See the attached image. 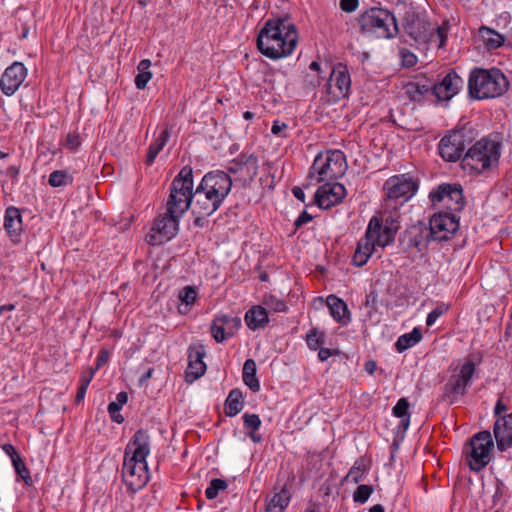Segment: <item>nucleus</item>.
<instances>
[{
  "instance_id": "5",
  "label": "nucleus",
  "mask_w": 512,
  "mask_h": 512,
  "mask_svg": "<svg viewBox=\"0 0 512 512\" xmlns=\"http://www.w3.org/2000/svg\"><path fill=\"white\" fill-rule=\"evenodd\" d=\"M358 23L362 34L377 38L392 39L399 33L396 17L387 9L373 7L363 12Z\"/></svg>"
},
{
  "instance_id": "40",
  "label": "nucleus",
  "mask_w": 512,
  "mask_h": 512,
  "mask_svg": "<svg viewBox=\"0 0 512 512\" xmlns=\"http://www.w3.org/2000/svg\"><path fill=\"white\" fill-rule=\"evenodd\" d=\"M409 402L406 398H400L393 407L394 416L401 418L400 427L407 430L410 424Z\"/></svg>"
},
{
  "instance_id": "2",
  "label": "nucleus",
  "mask_w": 512,
  "mask_h": 512,
  "mask_svg": "<svg viewBox=\"0 0 512 512\" xmlns=\"http://www.w3.org/2000/svg\"><path fill=\"white\" fill-rule=\"evenodd\" d=\"M297 42L296 26L288 18L269 19L257 36L259 51L273 60L291 55Z\"/></svg>"
},
{
  "instance_id": "30",
  "label": "nucleus",
  "mask_w": 512,
  "mask_h": 512,
  "mask_svg": "<svg viewBox=\"0 0 512 512\" xmlns=\"http://www.w3.org/2000/svg\"><path fill=\"white\" fill-rule=\"evenodd\" d=\"M245 321L252 330L264 328L268 322V312L262 306H253L246 312Z\"/></svg>"
},
{
  "instance_id": "12",
  "label": "nucleus",
  "mask_w": 512,
  "mask_h": 512,
  "mask_svg": "<svg viewBox=\"0 0 512 512\" xmlns=\"http://www.w3.org/2000/svg\"><path fill=\"white\" fill-rule=\"evenodd\" d=\"M429 197L433 205L442 204L451 212H459L465 206L462 186L457 183L441 184L436 190L430 192Z\"/></svg>"
},
{
  "instance_id": "64",
  "label": "nucleus",
  "mask_w": 512,
  "mask_h": 512,
  "mask_svg": "<svg viewBox=\"0 0 512 512\" xmlns=\"http://www.w3.org/2000/svg\"><path fill=\"white\" fill-rule=\"evenodd\" d=\"M153 372H154V369H153V368H149V369L147 370V372H146V373H144V374L140 377V379H139L140 384H141V385H142V384H145V383H146V382H147V381L152 377Z\"/></svg>"
},
{
  "instance_id": "31",
  "label": "nucleus",
  "mask_w": 512,
  "mask_h": 512,
  "mask_svg": "<svg viewBox=\"0 0 512 512\" xmlns=\"http://www.w3.org/2000/svg\"><path fill=\"white\" fill-rule=\"evenodd\" d=\"M406 94L412 101L420 102L429 93L433 94V85L427 80L409 82L406 86Z\"/></svg>"
},
{
  "instance_id": "10",
  "label": "nucleus",
  "mask_w": 512,
  "mask_h": 512,
  "mask_svg": "<svg viewBox=\"0 0 512 512\" xmlns=\"http://www.w3.org/2000/svg\"><path fill=\"white\" fill-rule=\"evenodd\" d=\"M475 363L468 360L465 362L458 374L451 375L442 388L440 400L448 404H454L465 395L466 387L470 384L475 373Z\"/></svg>"
},
{
  "instance_id": "29",
  "label": "nucleus",
  "mask_w": 512,
  "mask_h": 512,
  "mask_svg": "<svg viewBox=\"0 0 512 512\" xmlns=\"http://www.w3.org/2000/svg\"><path fill=\"white\" fill-rule=\"evenodd\" d=\"M327 305L335 321L346 324L350 321V313L346 303L335 295L327 297Z\"/></svg>"
},
{
  "instance_id": "33",
  "label": "nucleus",
  "mask_w": 512,
  "mask_h": 512,
  "mask_svg": "<svg viewBox=\"0 0 512 512\" xmlns=\"http://www.w3.org/2000/svg\"><path fill=\"white\" fill-rule=\"evenodd\" d=\"M479 34L488 50L497 49L504 44V36L493 29L482 26Z\"/></svg>"
},
{
  "instance_id": "35",
  "label": "nucleus",
  "mask_w": 512,
  "mask_h": 512,
  "mask_svg": "<svg viewBox=\"0 0 512 512\" xmlns=\"http://www.w3.org/2000/svg\"><path fill=\"white\" fill-rule=\"evenodd\" d=\"M243 408V395L239 389L230 391L225 401V414L229 417L236 416Z\"/></svg>"
},
{
  "instance_id": "52",
  "label": "nucleus",
  "mask_w": 512,
  "mask_h": 512,
  "mask_svg": "<svg viewBox=\"0 0 512 512\" xmlns=\"http://www.w3.org/2000/svg\"><path fill=\"white\" fill-rule=\"evenodd\" d=\"M445 309L442 307H437L433 309L428 315L426 319V324L428 326L433 325L436 320L444 313Z\"/></svg>"
},
{
  "instance_id": "44",
  "label": "nucleus",
  "mask_w": 512,
  "mask_h": 512,
  "mask_svg": "<svg viewBox=\"0 0 512 512\" xmlns=\"http://www.w3.org/2000/svg\"><path fill=\"white\" fill-rule=\"evenodd\" d=\"M12 462L17 474L21 477V479L26 484H31L32 480L30 472L18 453H15V456H12Z\"/></svg>"
},
{
  "instance_id": "27",
  "label": "nucleus",
  "mask_w": 512,
  "mask_h": 512,
  "mask_svg": "<svg viewBox=\"0 0 512 512\" xmlns=\"http://www.w3.org/2000/svg\"><path fill=\"white\" fill-rule=\"evenodd\" d=\"M493 434L500 451L512 446V413L499 417L495 421Z\"/></svg>"
},
{
  "instance_id": "34",
  "label": "nucleus",
  "mask_w": 512,
  "mask_h": 512,
  "mask_svg": "<svg viewBox=\"0 0 512 512\" xmlns=\"http://www.w3.org/2000/svg\"><path fill=\"white\" fill-rule=\"evenodd\" d=\"M242 378L251 391L258 392L260 390V383L256 377V362L253 359H247L244 362Z\"/></svg>"
},
{
  "instance_id": "8",
  "label": "nucleus",
  "mask_w": 512,
  "mask_h": 512,
  "mask_svg": "<svg viewBox=\"0 0 512 512\" xmlns=\"http://www.w3.org/2000/svg\"><path fill=\"white\" fill-rule=\"evenodd\" d=\"M493 447L494 443L489 431H480L473 435L464 451L469 468L475 472L483 470L491 460Z\"/></svg>"
},
{
  "instance_id": "16",
  "label": "nucleus",
  "mask_w": 512,
  "mask_h": 512,
  "mask_svg": "<svg viewBox=\"0 0 512 512\" xmlns=\"http://www.w3.org/2000/svg\"><path fill=\"white\" fill-rule=\"evenodd\" d=\"M431 240V229L423 222L409 226L399 238L404 249L416 248L419 252L423 251Z\"/></svg>"
},
{
  "instance_id": "1",
  "label": "nucleus",
  "mask_w": 512,
  "mask_h": 512,
  "mask_svg": "<svg viewBox=\"0 0 512 512\" xmlns=\"http://www.w3.org/2000/svg\"><path fill=\"white\" fill-rule=\"evenodd\" d=\"M193 170L190 166H184L173 179L170 187V195L167 201V212L159 216L152 230L157 231L159 239L151 236V242L162 243L173 238L178 229V219L191 205L193 195Z\"/></svg>"
},
{
  "instance_id": "42",
  "label": "nucleus",
  "mask_w": 512,
  "mask_h": 512,
  "mask_svg": "<svg viewBox=\"0 0 512 512\" xmlns=\"http://www.w3.org/2000/svg\"><path fill=\"white\" fill-rule=\"evenodd\" d=\"M227 487L228 484L225 480L220 478H214L210 481V484L205 491V495L209 500L215 499L218 496L219 492L226 490Z\"/></svg>"
},
{
  "instance_id": "39",
  "label": "nucleus",
  "mask_w": 512,
  "mask_h": 512,
  "mask_svg": "<svg viewBox=\"0 0 512 512\" xmlns=\"http://www.w3.org/2000/svg\"><path fill=\"white\" fill-rule=\"evenodd\" d=\"M150 67L151 61L149 59H143L139 62L137 66L138 74L135 77V85L137 89H145L147 83L151 80L152 72L150 71Z\"/></svg>"
},
{
  "instance_id": "28",
  "label": "nucleus",
  "mask_w": 512,
  "mask_h": 512,
  "mask_svg": "<svg viewBox=\"0 0 512 512\" xmlns=\"http://www.w3.org/2000/svg\"><path fill=\"white\" fill-rule=\"evenodd\" d=\"M4 227L11 238H18L22 231L20 210L10 206L5 211Z\"/></svg>"
},
{
  "instance_id": "26",
  "label": "nucleus",
  "mask_w": 512,
  "mask_h": 512,
  "mask_svg": "<svg viewBox=\"0 0 512 512\" xmlns=\"http://www.w3.org/2000/svg\"><path fill=\"white\" fill-rule=\"evenodd\" d=\"M380 224V242L385 247L394 241L395 235L399 229V215L396 211H384L380 217L373 216Z\"/></svg>"
},
{
  "instance_id": "43",
  "label": "nucleus",
  "mask_w": 512,
  "mask_h": 512,
  "mask_svg": "<svg viewBox=\"0 0 512 512\" xmlns=\"http://www.w3.org/2000/svg\"><path fill=\"white\" fill-rule=\"evenodd\" d=\"M365 473V466L362 460H357L354 465L350 468L348 474L344 480L351 481L355 484L359 483Z\"/></svg>"
},
{
  "instance_id": "14",
  "label": "nucleus",
  "mask_w": 512,
  "mask_h": 512,
  "mask_svg": "<svg viewBox=\"0 0 512 512\" xmlns=\"http://www.w3.org/2000/svg\"><path fill=\"white\" fill-rule=\"evenodd\" d=\"M200 190L210 193L223 203L232 188V179L228 172L215 170L208 172L198 185Z\"/></svg>"
},
{
  "instance_id": "18",
  "label": "nucleus",
  "mask_w": 512,
  "mask_h": 512,
  "mask_svg": "<svg viewBox=\"0 0 512 512\" xmlns=\"http://www.w3.org/2000/svg\"><path fill=\"white\" fill-rule=\"evenodd\" d=\"M326 86L328 94L334 100L346 97L351 88V79L347 67L341 63L335 66L332 69Z\"/></svg>"
},
{
  "instance_id": "19",
  "label": "nucleus",
  "mask_w": 512,
  "mask_h": 512,
  "mask_svg": "<svg viewBox=\"0 0 512 512\" xmlns=\"http://www.w3.org/2000/svg\"><path fill=\"white\" fill-rule=\"evenodd\" d=\"M318 188L315 193V202L322 209H329L330 207L340 203L346 196V188L343 184L333 181H325Z\"/></svg>"
},
{
  "instance_id": "11",
  "label": "nucleus",
  "mask_w": 512,
  "mask_h": 512,
  "mask_svg": "<svg viewBox=\"0 0 512 512\" xmlns=\"http://www.w3.org/2000/svg\"><path fill=\"white\" fill-rule=\"evenodd\" d=\"M380 224L376 218H371L365 233L356 247L353 255V263L362 267L367 263L376 246L382 247L380 242Z\"/></svg>"
},
{
  "instance_id": "60",
  "label": "nucleus",
  "mask_w": 512,
  "mask_h": 512,
  "mask_svg": "<svg viewBox=\"0 0 512 512\" xmlns=\"http://www.w3.org/2000/svg\"><path fill=\"white\" fill-rule=\"evenodd\" d=\"M87 389H88V387L86 386V382L84 383V385H79V388L77 390V394L75 397L76 403H80L84 399Z\"/></svg>"
},
{
  "instance_id": "62",
  "label": "nucleus",
  "mask_w": 512,
  "mask_h": 512,
  "mask_svg": "<svg viewBox=\"0 0 512 512\" xmlns=\"http://www.w3.org/2000/svg\"><path fill=\"white\" fill-rule=\"evenodd\" d=\"M128 401V394L124 391L120 392L116 396V403L119 404L121 407H123L124 404H126Z\"/></svg>"
},
{
  "instance_id": "63",
  "label": "nucleus",
  "mask_w": 512,
  "mask_h": 512,
  "mask_svg": "<svg viewBox=\"0 0 512 512\" xmlns=\"http://www.w3.org/2000/svg\"><path fill=\"white\" fill-rule=\"evenodd\" d=\"M292 193L301 202L305 201V194H304V191L302 190V188L295 186L292 189Z\"/></svg>"
},
{
  "instance_id": "53",
  "label": "nucleus",
  "mask_w": 512,
  "mask_h": 512,
  "mask_svg": "<svg viewBox=\"0 0 512 512\" xmlns=\"http://www.w3.org/2000/svg\"><path fill=\"white\" fill-rule=\"evenodd\" d=\"M357 7L358 0H340V8L347 13L355 11Z\"/></svg>"
},
{
  "instance_id": "23",
  "label": "nucleus",
  "mask_w": 512,
  "mask_h": 512,
  "mask_svg": "<svg viewBox=\"0 0 512 512\" xmlns=\"http://www.w3.org/2000/svg\"><path fill=\"white\" fill-rule=\"evenodd\" d=\"M432 85L433 95L441 101H448L461 90L464 81L454 70H451L439 83Z\"/></svg>"
},
{
  "instance_id": "51",
  "label": "nucleus",
  "mask_w": 512,
  "mask_h": 512,
  "mask_svg": "<svg viewBox=\"0 0 512 512\" xmlns=\"http://www.w3.org/2000/svg\"><path fill=\"white\" fill-rule=\"evenodd\" d=\"M81 144V140L78 134L70 133L66 137L65 145L70 150H76Z\"/></svg>"
},
{
  "instance_id": "24",
  "label": "nucleus",
  "mask_w": 512,
  "mask_h": 512,
  "mask_svg": "<svg viewBox=\"0 0 512 512\" xmlns=\"http://www.w3.org/2000/svg\"><path fill=\"white\" fill-rule=\"evenodd\" d=\"M259 160L255 154L241 153L227 168L228 173H243L244 181H253L258 173Z\"/></svg>"
},
{
  "instance_id": "17",
  "label": "nucleus",
  "mask_w": 512,
  "mask_h": 512,
  "mask_svg": "<svg viewBox=\"0 0 512 512\" xmlns=\"http://www.w3.org/2000/svg\"><path fill=\"white\" fill-rule=\"evenodd\" d=\"M417 188V183L407 175L392 176L384 183V190L389 200L407 201L415 194Z\"/></svg>"
},
{
  "instance_id": "13",
  "label": "nucleus",
  "mask_w": 512,
  "mask_h": 512,
  "mask_svg": "<svg viewBox=\"0 0 512 512\" xmlns=\"http://www.w3.org/2000/svg\"><path fill=\"white\" fill-rule=\"evenodd\" d=\"M402 25L405 32L414 41L421 43L432 41L433 27L431 23L415 10L406 11Z\"/></svg>"
},
{
  "instance_id": "57",
  "label": "nucleus",
  "mask_w": 512,
  "mask_h": 512,
  "mask_svg": "<svg viewBox=\"0 0 512 512\" xmlns=\"http://www.w3.org/2000/svg\"><path fill=\"white\" fill-rule=\"evenodd\" d=\"M312 220V216L306 212V211H303L300 216L295 220V226L296 227H300L306 223H308L309 221Z\"/></svg>"
},
{
  "instance_id": "21",
  "label": "nucleus",
  "mask_w": 512,
  "mask_h": 512,
  "mask_svg": "<svg viewBox=\"0 0 512 512\" xmlns=\"http://www.w3.org/2000/svg\"><path fill=\"white\" fill-rule=\"evenodd\" d=\"M27 76V69L21 62H14L4 71L0 79L2 92L7 95H13L24 82Z\"/></svg>"
},
{
  "instance_id": "20",
  "label": "nucleus",
  "mask_w": 512,
  "mask_h": 512,
  "mask_svg": "<svg viewBox=\"0 0 512 512\" xmlns=\"http://www.w3.org/2000/svg\"><path fill=\"white\" fill-rule=\"evenodd\" d=\"M206 355L205 346L200 343H193L188 348V367L186 369V380L193 382L204 375L206 364L204 357Z\"/></svg>"
},
{
  "instance_id": "9",
  "label": "nucleus",
  "mask_w": 512,
  "mask_h": 512,
  "mask_svg": "<svg viewBox=\"0 0 512 512\" xmlns=\"http://www.w3.org/2000/svg\"><path fill=\"white\" fill-rule=\"evenodd\" d=\"M472 141L471 131L467 128L452 130L440 140L438 145L439 154L447 162L462 160L465 148Z\"/></svg>"
},
{
  "instance_id": "3",
  "label": "nucleus",
  "mask_w": 512,
  "mask_h": 512,
  "mask_svg": "<svg viewBox=\"0 0 512 512\" xmlns=\"http://www.w3.org/2000/svg\"><path fill=\"white\" fill-rule=\"evenodd\" d=\"M150 453V436L138 430L125 448L122 478L128 489L136 492L149 481L146 458Z\"/></svg>"
},
{
  "instance_id": "38",
  "label": "nucleus",
  "mask_w": 512,
  "mask_h": 512,
  "mask_svg": "<svg viewBox=\"0 0 512 512\" xmlns=\"http://www.w3.org/2000/svg\"><path fill=\"white\" fill-rule=\"evenodd\" d=\"M421 339V330L419 328H414L412 332L403 334L398 338L395 344L396 350L398 352H403L416 345L418 342L421 341Z\"/></svg>"
},
{
  "instance_id": "59",
  "label": "nucleus",
  "mask_w": 512,
  "mask_h": 512,
  "mask_svg": "<svg viewBox=\"0 0 512 512\" xmlns=\"http://www.w3.org/2000/svg\"><path fill=\"white\" fill-rule=\"evenodd\" d=\"M286 128H287V125L285 123H281L279 121H274L272 128H271V132L274 135H279Z\"/></svg>"
},
{
  "instance_id": "54",
  "label": "nucleus",
  "mask_w": 512,
  "mask_h": 512,
  "mask_svg": "<svg viewBox=\"0 0 512 512\" xmlns=\"http://www.w3.org/2000/svg\"><path fill=\"white\" fill-rule=\"evenodd\" d=\"M109 351L106 350V349H102L100 352H99V355L97 357V361H96V367L94 369H96V371L101 368L103 365H105L108 360H109Z\"/></svg>"
},
{
  "instance_id": "47",
  "label": "nucleus",
  "mask_w": 512,
  "mask_h": 512,
  "mask_svg": "<svg viewBox=\"0 0 512 512\" xmlns=\"http://www.w3.org/2000/svg\"><path fill=\"white\" fill-rule=\"evenodd\" d=\"M263 303L267 309L273 312H283L287 309L286 303L273 295L265 296Z\"/></svg>"
},
{
  "instance_id": "36",
  "label": "nucleus",
  "mask_w": 512,
  "mask_h": 512,
  "mask_svg": "<svg viewBox=\"0 0 512 512\" xmlns=\"http://www.w3.org/2000/svg\"><path fill=\"white\" fill-rule=\"evenodd\" d=\"M169 138H170V131L168 128H165L164 130L161 131V133L157 137V139L148 148V153H147V157L145 160L147 165H151L154 162L158 153L166 145Z\"/></svg>"
},
{
  "instance_id": "49",
  "label": "nucleus",
  "mask_w": 512,
  "mask_h": 512,
  "mask_svg": "<svg viewBox=\"0 0 512 512\" xmlns=\"http://www.w3.org/2000/svg\"><path fill=\"white\" fill-rule=\"evenodd\" d=\"M434 38H437L439 40V47L440 48H443L445 46V42H446V39H447V33H446V29L444 27H436L434 28L433 27V30H432V40Z\"/></svg>"
},
{
  "instance_id": "15",
  "label": "nucleus",
  "mask_w": 512,
  "mask_h": 512,
  "mask_svg": "<svg viewBox=\"0 0 512 512\" xmlns=\"http://www.w3.org/2000/svg\"><path fill=\"white\" fill-rule=\"evenodd\" d=\"M432 240L447 241L459 229V218L453 213H439L434 215L429 222Z\"/></svg>"
},
{
  "instance_id": "25",
  "label": "nucleus",
  "mask_w": 512,
  "mask_h": 512,
  "mask_svg": "<svg viewBox=\"0 0 512 512\" xmlns=\"http://www.w3.org/2000/svg\"><path fill=\"white\" fill-rule=\"evenodd\" d=\"M193 199L191 204L193 203V213L201 216H210L216 210L219 209L222 202L210 195V193L200 190V187L197 186L195 192L192 191Z\"/></svg>"
},
{
  "instance_id": "50",
  "label": "nucleus",
  "mask_w": 512,
  "mask_h": 512,
  "mask_svg": "<svg viewBox=\"0 0 512 512\" xmlns=\"http://www.w3.org/2000/svg\"><path fill=\"white\" fill-rule=\"evenodd\" d=\"M401 56H402V64H403L404 67H408L409 68V67L414 66L417 63L416 56L413 53H411V52H409L407 50L403 49L401 51Z\"/></svg>"
},
{
  "instance_id": "22",
  "label": "nucleus",
  "mask_w": 512,
  "mask_h": 512,
  "mask_svg": "<svg viewBox=\"0 0 512 512\" xmlns=\"http://www.w3.org/2000/svg\"><path fill=\"white\" fill-rule=\"evenodd\" d=\"M241 326V319L238 317H230L222 315L216 317L210 326V332L213 339L217 343L224 342L227 338L232 337Z\"/></svg>"
},
{
  "instance_id": "45",
  "label": "nucleus",
  "mask_w": 512,
  "mask_h": 512,
  "mask_svg": "<svg viewBox=\"0 0 512 512\" xmlns=\"http://www.w3.org/2000/svg\"><path fill=\"white\" fill-rule=\"evenodd\" d=\"M306 342L310 349L318 350L324 344V334L314 328L306 335Z\"/></svg>"
},
{
  "instance_id": "7",
  "label": "nucleus",
  "mask_w": 512,
  "mask_h": 512,
  "mask_svg": "<svg viewBox=\"0 0 512 512\" xmlns=\"http://www.w3.org/2000/svg\"><path fill=\"white\" fill-rule=\"evenodd\" d=\"M500 148L499 142L483 138L467 150L461 165L463 169L479 174L498 164Z\"/></svg>"
},
{
  "instance_id": "37",
  "label": "nucleus",
  "mask_w": 512,
  "mask_h": 512,
  "mask_svg": "<svg viewBox=\"0 0 512 512\" xmlns=\"http://www.w3.org/2000/svg\"><path fill=\"white\" fill-rule=\"evenodd\" d=\"M243 422L245 429H247V435L249 436V438L255 443L261 442V435L256 433V431L261 426V419L259 415L245 413L243 415Z\"/></svg>"
},
{
  "instance_id": "56",
  "label": "nucleus",
  "mask_w": 512,
  "mask_h": 512,
  "mask_svg": "<svg viewBox=\"0 0 512 512\" xmlns=\"http://www.w3.org/2000/svg\"><path fill=\"white\" fill-rule=\"evenodd\" d=\"M336 354H338L337 350L320 347L319 351H318V358L321 361H326L329 357H331L332 355H336Z\"/></svg>"
},
{
  "instance_id": "6",
  "label": "nucleus",
  "mask_w": 512,
  "mask_h": 512,
  "mask_svg": "<svg viewBox=\"0 0 512 512\" xmlns=\"http://www.w3.org/2000/svg\"><path fill=\"white\" fill-rule=\"evenodd\" d=\"M346 170V157L342 151L330 150L325 156L318 154L310 168L307 186L325 181H335L342 177Z\"/></svg>"
},
{
  "instance_id": "61",
  "label": "nucleus",
  "mask_w": 512,
  "mask_h": 512,
  "mask_svg": "<svg viewBox=\"0 0 512 512\" xmlns=\"http://www.w3.org/2000/svg\"><path fill=\"white\" fill-rule=\"evenodd\" d=\"M364 369L368 374H373L377 369V363L374 360H369L365 363Z\"/></svg>"
},
{
  "instance_id": "4",
  "label": "nucleus",
  "mask_w": 512,
  "mask_h": 512,
  "mask_svg": "<svg viewBox=\"0 0 512 512\" xmlns=\"http://www.w3.org/2000/svg\"><path fill=\"white\" fill-rule=\"evenodd\" d=\"M509 81L499 69H474L470 73L468 89L475 99H487L501 96L508 90Z\"/></svg>"
},
{
  "instance_id": "46",
  "label": "nucleus",
  "mask_w": 512,
  "mask_h": 512,
  "mask_svg": "<svg viewBox=\"0 0 512 512\" xmlns=\"http://www.w3.org/2000/svg\"><path fill=\"white\" fill-rule=\"evenodd\" d=\"M373 486L362 484L357 487V489L353 493V500L357 503H365L370 495L373 493Z\"/></svg>"
},
{
  "instance_id": "48",
  "label": "nucleus",
  "mask_w": 512,
  "mask_h": 512,
  "mask_svg": "<svg viewBox=\"0 0 512 512\" xmlns=\"http://www.w3.org/2000/svg\"><path fill=\"white\" fill-rule=\"evenodd\" d=\"M197 292L194 287L186 286L179 292V300L186 306L192 305L196 300Z\"/></svg>"
},
{
  "instance_id": "41",
  "label": "nucleus",
  "mask_w": 512,
  "mask_h": 512,
  "mask_svg": "<svg viewBox=\"0 0 512 512\" xmlns=\"http://www.w3.org/2000/svg\"><path fill=\"white\" fill-rule=\"evenodd\" d=\"M73 182V177L64 170H56L49 175L48 183L52 187L67 186Z\"/></svg>"
},
{
  "instance_id": "55",
  "label": "nucleus",
  "mask_w": 512,
  "mask_h": 512,
  "mask_svg": "<svg viewBox=\"0 0 512 512\" xmlns=\"http://www.w3.org/2000/svg\"><path fill=\"white\" fill-rule=\"evenodd\" d=\"M96 373V369H93V368H88L85 372H83V374L81 375V378H80V385H84V383L86 382V386L88 387L91 380L93 379L94 375Z\"/></svg>"
},
{
  "instance_id": "32",
  "label": "nucleus",
  "mask_w": 512,
  "mask_h": 512,
  "mask_svg": "<svg viewBox=\"0 0 512 512\" xmlns=\"http://www.w3.org/2000/svg\"><path fill=\"white\" fill-rule=\"evenodd\" d=\"M289 502L290 493L286 487H283L267 502L264 512H284Z\"/></svg>"
},
{
  "instance_id": "58",
  "label": "nucleus",
  "mask_w": 512,
  "mask_h": 512,
  "mask_svg": "<svg viewBox=\"0 0 512 512\" xmlns=\"http://www.w3.org/2000/svg\"><path fill=\"white\" fill-rule=\"evenodd\" d=\"M507 411V406L503 403L502 399H499L496 402V405L494 407V414L496 416L501 417L500 415Z\"/></svg>"
}]
</instances>
